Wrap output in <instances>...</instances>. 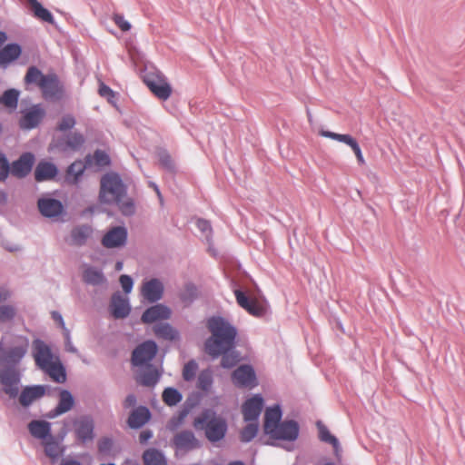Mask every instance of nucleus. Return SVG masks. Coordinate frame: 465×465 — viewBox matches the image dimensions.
<instances>
[{"label": "nucleus", "mask_w": 465, "mask_h": 465, "mask_svg": "<svg viewBox=\"0 0 465 465\" xmlns=\"http://www.w3.org/2000/svg\"><path fill=\"white\" fill-rule=\"evenodd\" d=\"M28 351V341L7 346L3 339L0 341V384L3 391L11 399L19 395V402L28 408L32 403L44 397L50 386L45 384L26 385L19 394L22 372L19 370L23 359Z\"/></svg>", "instance_id": "obj_1"}, {"label": "nucleus", "mask_w": 465, "mask_h": 465, "mask_svg": "<svg viewBox=\"0 0 465 465\" xmlns=\"http://www.w3.org/2000/svg\"><path fill=\"white\" fill-rule=\"evenodd\" d=\"M211 336L204 341V351L213 359H218L223 351L236 347L237 328L222 316L208 319Z\"/></svg>", "instance_id": "obj_2"}, {"label": "nucleus", "mask_w": 465, "mask_h": 465, "mask_svg": "<svg viewBox=\"0 0 465 465\" xmlns=\"http://www.w3.org/2000/svg\"><path fill=\"white\" fill-rule=\"evenodd\" d=\"M127 194V186L118 173L111 172L101 178L100 201L104 203L114 202L124 216H132L135 213V203L131 198L124 201Z\"/></svg>", "instance_id": "obj_3"}, {"label": "nucleus", "mask_w": 465, "mask_h": 465, "mask_svg": "<svg viewBox=\"0 0 465 465\" xmlns=\"http://www.w3.org/2000/svg\"><path fill=\"white\" fill-rule=\"evenodd\" d=\"M25 83L26 84H36L46 101L56 102L63 97V85L58 75L54 73L45 74L38 67L32 65L27 69L25 75Z\"/></svg>", "instance_id": "obj_4"}, {"label": "nucleus", "mask_w": 465, "mask_h": 465, "mask_svg": "<svg viewBox=\"0 0 465 465\" xmlns=\"http://www.w3.org/2000/svg\"><path fill=\"white\" fill-rule=\"evenodd\" d=\"M193 425L197 429L203 430L205 437L210 442H218L224 439L228 430V424L223 417L217 416L213 409H204L194 419Z\"/></svg>", "instance_id": "obj_5"}, {"label": "nucleus", "mask_w": 465, "mask_h": 465, "mask_svg": "<svg viewBox=\"0 0 465 465\" xmlns=\"http://www.w3.org/2000/svg\"><path fill=\"white\" fill-rule=\"evenodd\" d=\"M143 83L159 99L167 100L172 94V86L165 75L156 68L146 70L143 75Z\"/></svg>", "instance_id": "obj_6"}, {"label": "nucleus", "mask_w": 465, "mask_h": 465, "mask_svg": "<svg viewBox=\"0 0 465 465\" xmlns=\"http://www.w3.org/2000/svg\"><path fill=\"white\" fill-rule=\"evenodd\" d=\"M158 352V345L153 340L139 343L132 351L131 363L134 367L153 368L152 361Z\"/></svg>", "instance_id": "obj_7"}, {"label": "nucleus", "mask_w": 465, "mask_h": 465, "mask_svg": "<svg viewBox=\"0 0 465 465\" xmlns=\"http://www.w3.org/2000/svg\"><path fill=\"white\" fill-rule=\"evenodd\" d=\"M266 435L276 440L295 441L300 435V425L295 420H284Z\"/></svg>", "instance_id": "obj_8"}, {"label": "nucleus", "mask_w": 465, "mask_h": 465, "mask_svg": "<svg viewBox=\"0 0 465 465\" xmlns=\"http://www.w3.org/2000/svg\"><path fill=\"white\" fill-rule=\"evenodd\" d=\"M75 439L78 442L85 444L93 441L94 434V420L90 415H83L73 422Z\"/></svg>", "instance_id": "obj_9"}, {"label": "nucleus", "mask_w": 465, "mask_h": 465, "mask_svg": "<svg viewBox=\"0 0 465 465\" xmlns=\"http://www.w3.org/2000/svg\"><path fill=\"white\" fill-rule=\"evenodd\" d=\"M37 208L42 216L51 220H56L65 213L64 204L51 196L40 197L37 200Z\"/></svg>", "instance_id": "obj_10"}, {"label": "nucleus", "mask_w": 465, "mask_h": 465, "mask_svg": "<svg viewBox=\"0 0 465 465\" xmlns=\"http://www.w3.org/2000/svg\"><path fill=\"white\" fill-rule=\"evenodd\" d=\"M233 384L239 388H253L257 386V376L251 364H242L237 367L232 374Z\"/></svg>", "instance_id": "obj_11"}, {"label": "nucleus", "mask_w": 465, "mask_h": 465, "mask_svg": "<svg viewBox=\"0 0 465 465\" xmlns=\"http://www.w3.org/2000/svg\"><path fill=\"white\" fill-rule=\"evenodd\" d=\"M128 239V230L124 225L110 228L101 239V243L107 249L122 248Z\"/></svg>", "instance_id": "obj_12"}, {"label": "nucleus", "mask_w": 465, "mask_h": 465, "mask_svg": "<svg viewBox=\"0 0 465 465\" xmlns=\"http://www.w3.org/2000/svg\"><path fill=\"white\" fill-rule=\"evenodd\" d=\"M233 293L238 305L244 309L248 313L258 318H262L266 315L267 308L265 304L252 300L242 289H235Z\"/></svg>", "instance_id": "obj_13"}, {"label": "nucleus", "mask_w": 465, "mask_h": 465, "mask_svg": "<svg viewBox=\"0 0 465 465\" xmlns=\"http://www.w3.org/2000/svg\"><path fill=\"white\" fill-rule=\"evenodd\" d=\"M22 113L23 115L19 120V126L24 130L36 128L45 116V110L40 104H34Z\"/></svg>", "instance_id": "obj_14"}, {"label": "nucleus", "mask_w": 465, "mask_h": 465, "mask_svg": "<svg viewBox=\"0 0 465 465\" xmlns=\"http://www.w3.org/2000/svg\"><path fill=\"white\" fill-rule=\"evenodd\" d=\"M35 156L31 152L23 153L11 163V174L16 178H25L34 167Z\"/></svg>", "instance_id": "obj_15"}, {"label": "nucleus", "mask_w": 465, "mask_h": 465, "mask_svg": "<svg viewBox=\"0 0 465 465\" xmlns=\"http://www.w3.org/2000/svg\"><path fill=\"white\" fill-rule=\"evenodd\" d=\"M33 357L36 366L41 370L54 361V354L51 347L40 338H36L33 341Z\"/></svg>", "instance_id": "obj_16"}, {"label": "nucleus", "mask_w": 465, "mask_h": 465, "mask_svg": "<svg viewBox=\"0 0 465 465\" xmlns=\"http://www.w3.org/2000/svg\"><path fill=\"white\" fill-rule=\"evenodd\" d=\"M264 405L262 394L257 393L247 399L242 404L243 420L246 422L257 421Z\"/></svg>", "instance_id": "obj_17"}, {"label": "nucleus", "mask_w": 465, "mask_h": 465, "mask_svg": "<svg viewBox=\"0 0 465 465\" xmlns=\"http://www.w3.org/2000/svg\"><path fill=\"white\" fill-rule=\"evenodd\" d=\"M75 400L72 392L66 389H61L59 391V401L55 408L45 414V417L53 420L64 413L68 412L74 406Z\"/></svg>", "instance_id": "obj_18"}, {"label": "nucleus", "mask_w": 465, "mask_h": 465, "mask_svg": "<svg viewBox=\"0 0 465 465\" xmlns=\"http://www.w3.org/2000/svg\"><path fill=\"white\" fill-rule=\"evenodd\" d=\"M129 299L124 297L120 292H115L111 296L110 313L114 319H124L131 312Z\"/></svg>", "instance_id": "obj_19"}, {"label": "nucleus", "mask_w": 465, "mask_h": 465, "mask_svg": "<svg viewBox=\"0 0 465 465\" xmlns=\"http://www.w3.org/2000/svg\"><path fill=\"white\" fill-rule=\"evenodd\" d=\"M94 234V228L88 223L78 224L70 231V237L67 241L72 246L83 247Z\"/></svg>", "instance_id": "obj_20"}, {"label": "nucleus", "mask_w": 465, "mask_h": 465, "mask_svg": "<svg viewBox=\"0 0 465 465\" xmlns=\"http://www.w3.org/2000/svg\"><path fill=\"white\" fill-rule=\"evenodd\" d=\"M171 309L163 304L157 303L148 307L142 314L141 321L143 323H153L160 320H167L171 317Z\"/></svg>", "instance_id": "obj_21"}, {"label": "nucleus", "mask_w": 465, "mask_h": 465, "mask_svg": "<svg viewBox=\"0 0 465 465\" xmlns=\"http://www.w3.org/2000/svg\"><path fill=\"white\" fill-rule=\"evenodd\" d=\"M85 143V138L83 134L79 132L72 133L68 135V138L59 137L54 142V146L61 152H66L68 150L79 151Z\"/></svg>", "instance_id": "obj_22"}, {"label": "nucleus", "mask_w": 465, "mask_h": 465, "mask_svg": "<svg viewBox=\"0 0 465 465\" xmlns=\"http://www.w3.org/2000/svg\"><path fill=\"white\" fill-rule=\"evenodd\" d=\"M152 418V412L147 406L140 405L134 409L127 419L130 429L139 430L143 428Z\"/></svg>", "instance_id": "obj_23"}, {"label": "nucleus", "mask_w": 465, "mask_h": 465, "mask_svg": "<svg viewBox=\"0 0 465 465\" xmlns=\"http://www.w3.org/2000/svg\"><path fill=\"white\" fill-rule=\"evenodd\" d=\"M23 48L18 43H8L0 49V67L6 69L22 54Z\"/></svg>", "instance_id": "obj_24"}, {"label": "nucleus", "mask_w": 465, "mask_h": 465, "mask_svg": "<svg viewBox=\"0 0 465 465\" xmlns=\"http://www.w3.org/2000/svg\"><path fill=\"white\" fill-rule=\"evenodd\" d=\"M143 295L151 303L159 302L163 295L164 286L157 278H152L143 285Z\"/></svg>", "instance_id": "obj_25"}, {"label": "nucleus", "mask_w": 465, "mask_h": 465, "mask_svg": "<svg viewBox=\"0 0 465 465\" xmlns=\"http://www.w3.org/2000/svg\"><path fill=\"white\" fill-rule=\"evenodd\" d=\"M58 173L59 169L54 163L42 160L37 163L34 176L37 183H42L55 179Z\"/></svg>", "instance_id": "obj_26"}, {"label": "nucleus", "mask_w": 465, "mask_h": 465, "mask_svg": "<svg viewBox=\"0 0 465 465\" xmlns=\"http://www.w3.org/2000/svg\"><path fill=\"white\" fill-rule=\"evenodd\" d=\"M173 445L177 450H192L200 447L199 440L192 430H184L173 437Z\"/></svg>", "instance_id": "obj_27"}, {"label": "nucleus", "mask_w": 465, "mask_h": 465, "mask_svg": "<svg viewBox=\"0 0 465 465\" xmlns=\"http://www.w3.org/2000/svg\"><path fill=\"white\" fill-rule=\"evenodd\" d=\"M282 406L278 403L266 409L263 417V431L265 434L282 421Z\"/></svg>", "instance_id": "obj_28"}, {"label": "nucleus", "mask_w": 465, "mask_h": 465, "mask_svg": "<svg viewBox=\"0 0 465 465\" xmlns=\"http://www.w3.org/2000/svg\"><path fill=\"white\" fill-rule=\"evenodd\" d=\"M30 434L43 441L52 436V424L43 420H33L28 423Z\"/></svg>", "instance_id": "obj_29"}, {"label": "nucleus", "mask_w": 465, "mask_h": 465, "mask_svg": "<svg viewBox=\"0 0 465 465\" xmlns=\"http://www.w3.org/2000/svg\"><path fill=\"white\" fill-rule=\"evenodd\" d=\"M42 371L49 375V377L56 383H64L66 381V369L58 357Z\"/></svg>", "instance_id": "obj_30"}, {"label": "nucleus", "mask_w": 465, "mask_h": 465, "mask_svg": "<svg viewBox=\"0 0 465 465\" xmlns=\"http://www.w3.org/2000/svg\"><path fill=\"white\" fill-rule=\"evenodd\" d=\"M83 281L92 286H99L107 282V279L101 268L88 265L83 272Z\"/></svg>", "instance_id": "obj_31"}, {"label": "nucleus", "mask_w": 465, "mask_h": 465, "mask_svg": "<svg viewBox=\"0 0 465 465\" xmlns=\"http://www.w3.org/2000/svg\"><path fill=\"white\" fill-rule=\"evenodd\" d=\"M318 437L321 441L332 446L335 455H339L341 450L340 441L336 436L331 433L328 427L322 420H317Z\"/></svg>", "instance_id": "obj_32"}, {"label": "nucleus", "mask_w": 465, "mask_h": 465, "mask_svg": "<svg viewBox=\"0 0 465 465\" xmlns=\"http://www.w3.org/2000/svg\"><path fill=\"white\" fill-rule=\"evenodd\" d=\"M97 450L100 459L115 458L117 454L114 439L107 436L98 440Z\"/></svg>", "instance_id": "obj_33"}, {"label": "nucleus", "mask_w": 465, "mask_h": 465, "mask_svg": "<svg viewBox=\"0 0 465 465\" xmlns=\"http://www.w3.org/2000/svg\"><path fill=\"white\" fill-rule=\"evenodd\" d=\"M28 4L35 17L51 25L54 24V18L53 14L47 8H45L38 0H28Z\"/></svg>", "instance_id": "obj_34"}, {"label": "nucleus", "mask_w": 465, "mask_h": 465, "mask_svg": "<svg viewBox=\"0 0 465 465\" xmlns=\"http://www.w3.org/2000/svg\"><path fill=\"white\" fill-rule=\"evenodd\" d=\"M143 460L144 465H168L164 453L155 448L144 450Z\"/></svg>", "instance_id": "obj_35"}, {"label": "nucleus", "mask_w": 465, "mask_h": 465, "mask_svg": "<svg viewBox=\"0 0 465 465\" xmlns=\"http://www.w3.org/2000/svg\"><path fill=\"white\" fill-rule=\"evenodd\" d=\"M155 335L166 341H174L179 338V332L169 322H163L154 325Z\"/></svg>", "instance_id": "obj_36"}, {"label": "nucleus", "mask_w": 465, "mask_h": 465, "mask_svg": "<svg viewBox=\"0 0 465 465\" xmlns=\"http://www.w3.org/2000/svg\"><path fill=\"white\" fill-rule=\"evenodd\" d=\"M20 97V91L15 88H9L0 95V104L5 107L15 110L17 108Z\"/></svg>", "instance_id": "obj_37"}, {"label": "nucleus", "mask_w": 465, "mask_h": 465, "mask_svg": "<svg viewBox=\"0 0 465 465\" xmlns=\"http://www.w3.org/2000/svg\"><path fill=\"white\" fill-rule=\"evenodd\" d=\"M221 366L223 369H232L235 367L241 361V354L236 350V347L234 349H229L226 351H223V354H221Z\"/></svg>", "instance_id": "obj_38"}, {"label": "nucleus", "mask_w": 465, "mask_h": 465, "mask_svg": "<svg viewBox=\"0 0 465 465\" xmlns=\"http://www.w3.org/2000/svg\"><path fill=\"white\" fill-rule=\"evenodd\" d=\"M85 170L86 166L83 165V161L80 159L76 160L67 167L66 178L71 180L73 183H76L80 181Z\"/></svg>", "instance_id": "obj_39"}, {"label": "nucleus", "mask_w": 465, "mask_h": 465, "mask_svg": "<svg viewBox=\"0 0 465 465\" xmlns=\"http://www.w3.org/2000/svg\"><path fill=\"white\" fill-rule=\"evenodd\" d=\"M162 399L167 406L173 407L182 401L183 394L174 387H166L162 393Z\"/></svg>", "instance_id": "obj_40"}, {"label": "nucleus", "mask_w": 465, "mask_h": 465, "mask_svg": "<svg viewBox=\"0 0 465 465\" xmlns=\"http://www.w3.org/2000/svg\"><path fill=\"white\" fill-rule=\"evenodd\" d=\"M45 453L53 460H56L64 450H59V443L56 439L52 435L44 440Z\"/></svg>", "instance_id": "obj_41"}, {"label": "nucleus", "mask_w": 465, "mask_h": 465, "mask_svg": "<svg viewBox=\"0 0 465 465\" xmlns=\"http://www.w3.org/2000/svg\"><path fill=\"white\" fill-rule=\"evenodd\" d=\"M157 157L159 160V163L163 169L170 173H175L176 165L174 161L173 160L171 154L168 153L166 149H160L157 152Z\"/></svg>", "instance_id": "obj_42"}, {"label": "nucleus", "mask_w": 465, "mask_h": 465, "mask_svg": "<svg viewBox=\"0 0 465 465\" xmlns=\"http://www.w3.org/2000/svg\"><path fill=\"white\" fill-rule=\"evenodd\" d=\"M161 378V373L153 365V368H147L141 375V384L146 387H154Z\"/></svg>", "instance_id": "obj_43"}, {"label": "nucleus", "mask_w": 465, "mask_h": 465, "mask_svg": "<svg viewBox=\"0 0 465 465\" xmlns=\"http://www.w3.org/2000/svg\"><path fill=\"white\" fill-rule=\"evenodd\" d=\"M213 384V372L209 369L203 370L197 379V388L207 393Z\"/></svg>", "instance_id": "obj_44"}, {"label": "nucleus", "mask_w": 465, "mask_h": 465, "mask_svg": "<svg viewBox=\"0 0 465 465\" xmlns=\"http://www.w3.org/2000/svg\"><path fill=\"white\" fill-rule=\"evenodd\" d=\"M259 425L257 422L247 424L241 431L240 439L242 442H251L257 435Z\"/></svg>", "instance_id": "obj_45"}, {"label": "nucleus", "mask_w": 465, "mask_h": 465, "mask_svg": "<svg viewBox=\"0 0 465 465\" xmlns=\"http://www.w3.org/2000/svg\"><path fill=\"white\" fill-rule=\"evenodd\" d=\"M195 224L198 230L204 235L206 242L212 243L213 232L210 221L198 218Z\"/></svg>", "instance_id": "obj_46"}, {"label": "nucleus", "mask_w": 465, "mask_h": 465, "mask_svg": "<svg viewBox=\"0 0 465 465\" xmlns=\"http://www.w3.org/2000/svg\"><path fill=\"white\" fill-rule=\"evenodd\" d=\"M17 311L16 308L10 304L0 305V322H11L15 320Z\"/></svg>", "instance_id": "obj_47"}, {"label": "nucleus", "mask_w": 465, "mask_h": 465, "mask_svg": "<svg viewBox=\"0 0 465 465\" xmlns=\"http://www.w3.org/2000/svg\"><path fill=\"white\" fill-rule=\"evenodd\" d=\"M203 394L200 391H193L188 395L185 401L183 402L182 408L184 410H188V412L198 406L203 399Z\"/></svg>", "instance_id": "obj_48"}, {"label": "nucleus", "mask_w": 465, "mask_h": 465, "mask_svg": "<svg viewBox=\"0 0 465 465\" xmlns=\"http://www.w3.org/2000/svg\"><path fill=\"white\" fill-rule=\"evenodd\" d=\"M188 410L181 408L168 421V428L172 430L178 429L188 416Z\"/></svg>", "instance_id": "obj_49"}, {"label": "nucleus", "mask_w": 465, "mask_h": 465, "mask_svg": "<svg viewBox=\"0 0 465 465\" xmlns=\"http://www.w3.org/2000/svg\"><path fill=\"white\" fill-rule=\"evenodd\" d=\"M198 370V363L195 360L188 361L183 369V378L185 381H191L194 379Z\"/></svg>", "instance_id": "obj_50"}, {"label": "nucleus", "mask_w": 465, "mask_h": 465, "mask_svg": "<svg viewBox=\"0 0 465 465\" xmlns=\"http://www.w3.org/2000/svg\"><path fill=\"white\" fill-rule=\"evenodd\" d=\"M94 163L99 168L109 166L112 163L110 155L101 149H96L94 153Z\"/></svg>", "instance_id": "obj_51"}, {"label": "nucleus", "mask_w": 465, "mask_h": 465, "mask_svg": "<svg viewBox=\"0 0 465 465\" xmlns=\"http://www.w3.org/2000/svg\"><path fill=\"white\" fill-rule=\"evenodd\" d=\"M11 173V163L6 155L0 152V182H5Z\"/></svg>", "instance_id": "obj_52"}, {"label": "nucleus", "mask_w": 465, "mask_h": 465, "mask_svg": "<svg viewBox=\"0 0 465 465\" xmlns=\"http://www.w3.org/2000/svg\"><path fill=\"white\" fill-rule=\"evenodd\" d=\"M76 120L74 115L68 114L62 117L61 121L57 124V130L60 132H66L74 127Z\"/></svg>", "instance_id": "obj_53"}, {"label": "nucleus", "mask_w": 465, "mask_h": 465, "mask_svg": "<svg viewBox=\"0 0 465 465\" xmlns=\"http://www.w3.org/2000/svg\"><path fill=\"white\" fill-rule=\"evenodd\" d=\"M98 94L105 98L109 103H114L115 99V93L110 86L101 82L99 84Z\"/></svg>", "instance_id": "obj_54"}, {"label": "nucleus", "mask_w": 465, "mask_h": 465, "mask_svg": "<svg viewBox=\"0 0 465 465\" xmlns=\"http://www.w3.org/2000/svg\"><path fill=\"white\" fill-rule=\"evenodd\" d=\"M197 298V287L190 282L185 286V292L182 294L181 299L184 302H193Z\"/></svg>", "instance_id": "obj_55"}, {"label": "nucleus", "mask_w": 465, "mask_h": 465, "mask_svg": "<svg viewBox=\"0 0 465 465\" xmlns=\"http://www.w3.org/2000/svg\"><path fill=\"white\" fill-rule=\"evenodd\" d=\"M119 282L125 294L132 292L134 288V280L130 275L122 274L119 278Z\"/></svg>", "instance_id": "obj_56"}, {"label": "nucleus", "mask_w": 465, "mask_h": 465, "mask_svg": "<svg viewBox=\"0 0 465 465\" xmlns=\"http://www.w3.org/2000/svg\"><path fill=\"white\" fill-rule=\"evenodd\" d=\"M113 20L114 24L123 31L127 32L131 29L132 25L130 22L124 19V16L121 14H114Z\"/></svg>", "instance_id": "obj_57"}, {"label": "nucleus", "mask_w": 465, "mask_h": 465, "mask_svg": "<svg viewBox=\"0 0 465 465\" xmlns=\"http://www.w3.org/2000/svg\"><path fill=\"white\" fill-rule=\"evenodd\" d=\"M350 147L352 149L353 153H355V156L357 158L358 163L360 165H364L365 164V159L363 157L361 146H360L359 143L357 142V140H355L351 144Z\"/></svg>", "instance_id": "obj_58"}, {"label": "nucleus", "mask_w": 465, "mask_h": 465, "mask_svg": "<svg viewBox=\"0 0 465 465\" xmlns=\"http://www.w3.org/2000/svg\"><path fill=\"white\" fill-rule=\"evenodd\" d=\"M64 337H65V341H64L65 351H69V352H72V353H76L78 351V350L73 344L72 340H71L70 331L68 330H65Z\"/></svg>", "instance_id": "obj_59"}, {"label": "nucleus", "mask_w": 465, "mask_h": 465, "mask_svg": "<svg viewBox=\"0 0 465 465\" xmlns=\"http://www.w3.org/2000/svg\"><path fill=\"white\" fill-rule=\"evenodd\" d=\"M356 139L349 134H337L335 136V141H338L340 143H343L347 144L348 146H351V144L355 141Z\"/></svg>", "instance_id": "obj_60"}, {"label": "nucleus", "mask_w": 465, "mask_h": 465, "mask_svg": "<svg viewBox=\"0 0 465 465\" xmlns=\"http://www.w3.org/2000/svg\"><path fill=\"white\" fill-rule=\"evenodd\" d=\"M153 437V433L151 430H144L139 434V442L141 444H146Z\"/></svg>", "instance_id": "obj_61"}, {"label": "nucleus", "mask_w": 465, "mask_h": 465, "mask_svg": "<svg viewBox=\"0 0 465 465\" xmlns=\"http://www.w3.org/2000/svg\"><path fill=\"white\" fill-rule=\"evenodd\" d=\"M137 402L136 396L134 393H130L126 396V398L124 401V408L128 409L131 407H134Z\"/></svg>", "instance_id": "obj_62"}, {"label": "nucleus", "mask_w": 465, "mask_h": 465, "mask_svg": "<svg viewBox=\"0 0 465 465\" xmlns=\"http://www.w3.org/2000/svg\"><path fill=\"white\" fill-rule=\"evenodd\" d=\"M51 315H52V319L56 322L58 323L63 329L64 331H65L66 327H65V323H64V318L62 316V314L57 312V311H53L51 312Z\"/></svg>", "instance_id": "obj_63"}, {"label": "nucleus", "mask_w": 465, "mask_h": 465, "mask_svg": "<svg viewBox=\"0 0 465 465\" xmlns=\"http://www.w3.org/2000/svg\"><path fill=\"white\" fill-rule=\"evenodd\" d=\"M11 292L5 287H0V302H6L11 298Z\"/></svg>", "instance_id": "obj_64"}]
</instances>
